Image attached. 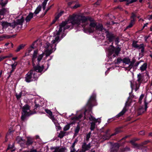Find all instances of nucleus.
Wrapping results in <instances>:
<instances>
[{
	"mask_svg": "<svg viewBox=\"0 0 152 152\" xmlns=\"http://www.w3.org/2000/svg\"><path fill=\"white\" fill-rule=\"evenodd\" d=\"M70 24L68 19L67 21L63 22L59 25V28L62 29V28L65 26L66 25Z\"/></svg>",
	"mask_w": 152,
	"mask_h": 152,
	"instance_id": "27",
	"label": "nucleus"
},
{
	"mask_svg": "<svg viewBox=\"0 0 152 152\" xmlns=\"http://www.w3.org/2000/svg\"><path fill=\"white\" fill-rule=\"evenodd\" d=\"M34 103L35 104V108L34 109V111H35V109H36L37 108L39 107H40V105L39 104H37L36 102L35 101L34 102Z\"/></svg>",
	"mask_w": 152,
	"mask_h": 152,
	"instance_id": "60",
	"label": "nucleus"
},
{
	"mask_svg": "<svg viewBox=\"0 0 152 152\" xmlns=\"http://www.w3.org/2000/svg\"><path fill=\"white\" fill-rule=\"evenodd\" d=\"M8 1L6 0L4 2H0V5H1L2 7L4 6L7 3Z\"/></svg>",
	"mask_w": 152,
	"mask_h": 152,
	"instance_id": "55",
	"label": "nucleus"
},
{
	"mask_svg": "<svg viewBox=\"0 0 152 152\" xmlns=\"http://www.w3.org/2000/svg\"><path fill=\"white\" fill-rule=\"evenodd\" d=\"M144 96V94H142L140 96L139 100L138 102L140 104H141L142 102V100L143 97Z\"/></svg>",
	"mask_w": 152,
	"mask_h": 152,
	"instance_id": "51",
	"label": "nucleus"
},
{
	"mask_svg": "<svg viewBox=\"0 0 152 152\" xmlns=\"http://www.w3.org/2000/svg\"><path fill=\"white\" fill-rule=\"evenodd\" d=\"M33 13H30L26 17L25 20L27 22H29L31 19L33 17Z\"/></svg>",
	"mask_w": 152,
	"mask_h": 152,
	"instance_id": "30",
	"label": "nucleus"
},
{
	"mask_svg": "<svg viewBox=\"0 0 152 152\" xmlns=\"http://www.w3.org/2000/svg\"><path fill=\"white\" fill-rule=\"evenodd\" d=\"M101 2V0H98L96 2H95L94 4L97 5H99Z\"/></svg>",
	"mask_w": 152,
	"mask_h": 152,
	"instance_id": "63",
	"label": "nucleus"
},
{
	"mask_svg": "<svg viewBox=\"0 0 152 152\" xmlns=\"http://www.w3.org/2000/svg\"><path fill=\"white\" fill-rule=\"evenodd\" d=\"M30 109V107L28 104H26L22 107L21 119L23 122L25 121L26 117L36 113L35 111H31Z\"/></svg>",
	"mask_w": 152,
	"mask_h": 152,
	"instance_id": "1",
	"label": "nucleus"
},
{
	"mask_svg": "<svg viewBox=\"0 0 152 152\" xmlns=\"http://www.w3.org/2000/svg\"><path fill=\"white\" fill-rule=\"evenodd\" d=\"M16 35V34L13 35L12 36H11V35H5L2 36L1 37V38H6V39H10V38L12 37H13V38L15 37Z\"/></svg>",
	"mask_w": 152,
	"mask_h": 152,
	"instance_id": "36",
	"label": "nucleus"
},
{
	"mask_svg": "<svg viewBox=\"0 0 152 152\" xmlns=\"http://www.w3.org/2000/svg\"><path fill=\"white\" fill-rule=\"evenodd\" d=\"M91 117L89 118V119L90 121H93L94 122H97V119H96L95 118L93 117L92 115H90Z\"/></svg>",
	"mask_w": 152,
	"mask_h": 152,
	"instance_id": "47",
	"label": "nucleus"
},
{
	"mask_svg": "<svg viewBox=\"0 0 152 152\" xmlns=\"http://www.w3.org/2000/svg\"><path fill=\"white\" fill-rule=\"evenodd\" d=\"M110 131L109 129H107L106 132L105 134H104L103 136V138L105 140H109L110 137L113 136H111L109 133L108 132Z\"/></svg>",
	"mask_w": 152,
	"mask_h": 152,
	"instance_id": "18",
	"label": "nucleus"
},
{
	"mask_svg": "<svg viewBox=\"0 0 152 152\" xmlns=\"http://www.w3.org/2000/svg\"><path fill=\"white\" fill-rule=\"evenodd\" d=\"M137 42L135 41H134L133 42L132 45L133 47L136 48L137 47L138 45L137 44Z\"/></svg>",
	"mask_w": 152,
	"mask_h": 152,
	"instance_id": "53",
	"label": "nucleus"
},
{
	"mask_svg": "<svg viewBox=\"0 0 152 152\" xmlns=\"http://www.w3.org/2000/svg\"><path fill=\"white\" fill-rule=\"evenodd\" d=\"M147 67V64L146 63H144L140 68L141 72H143L146 70Z\"/></svg>",
	"mask_w": 152,
	"mask_h": 152,
	"instance_id": "35",
	"label": "nucleus"
},
{
	"mask_svg": "<svg viewBox=\"0 0 152 152\" xmlns=\"http://www.w3.org/2000/svg\"><path fill=\"white\" fill-rule=\"evenodd\" d=\"M136 17V15L133 13H132V16H131L130 18H135Z\"/></svg>",
	"mask_w": 152,
	"mask_h": 152,
	"instance_id": "64",
	"label": "nucleus"
},
{
	"mask_svg": "<svg viewBox=\"0 0 152 152\" xmlns=\"http://www.w3.org/2000/svg\"><path fill=\"white\" fill-rule=\"evenodd\" d=\"M17 65V63L16 62L14 64H12L11 65V66L12 67V69L11 70V71L9 73H8V74L9 75V76L8 77V78H9L10 76L11 75L12 73L13 72H14V70L15 69Z\"/></svg>",
	"mask_w": 152,
	"mask_h": 152,
	"instance_id": "23",
	"label": "nucleus"
},
{
	"mask_svg": "<svg viewBox=\"0 0 152 152\" xmlns=\"http://www.w3.org/2000/svg\"><path fill=\"white\" fill-rule=\"evenodd\" d=\"M80 126L79 125H77L75 129V134L77 135L80 130Z\"/></svg>",
	"mask_w": 152,
	"mask_h": 152,
	"instance_id": "44",
	"label": "nucleus"
},
{
	"mask_svg": "<svg viewBox=\"0 0 152 152\" xmlns=\"http://www.w3.org/2000/svg\"><path fill=\"white\" fill-rule=\"evenodd\" d=\"M53 49H50L49 50L48 49L46 50L45 51V54L46 57L48 56L52 53Z\"/></svg>",
	"mask_w": 152,
	"mask_h": 152,
	"instance_id": "34",
	"label": "nucleus"
},
{
	"mask_svg": "<svg viewBox=\"0 0 152 152\" xmlns=\"http://www.w3.org/2000/svg\"><path fill=\"white\" fill-rule=\"evenodd\" d=\"M121 61L123 62V59H122L120 58H118L116 60V61L115 62V64H118Z\"/></svg>",
	"mask_w": 152,
	"mask_h": 152,
	"instance_id": "46",
	"label": "nucleus"
},
{
	"mask_svg": "<svg viewBox=\"0 0 152 152\" xmlns=\"http://www.w3.org/2000/svg\"><path fill=\"white\" fill-rule=\"evenodd\" d=\"M140 84L136 82L131 81V86L132 89H134L135 91H137L139 88Z\"/></svg>",
	"mask_w": 152,
	"mask_h": 152,
	"instance_id": "13",
	"label": "nucleus"
},
{
	"mask_svg": "<svg viewBox=\"0 0 152 152\" xmlns=\"http://www.w3.org/2000/svg\"><path fill=\"white\" fill-rule=\"evenodd\" d=\"M137 1V0H119V1L121 2L125 1H126L127 4L135 2Z\"/></svg>",
	"mask_w": 152,
	"mask_h": 152,
	"instance_id": "39",
	"label": "nucleus"
},
{
	"mask_svg": "<svg viewBox=\"0 0 152 152\" xmlns=\"http://www.w3.org/2000/svg\"><path fill=\"white\" fill-rule=\"evenodd\" d=\"M144 103H145V111L147 109L148 107L147 105L148 104V103L146 102L145 100Z\"/></svg>",
	"mask_w": 152,
	"mask_h": 152,
	"instance_id": "58",
	"label": "nucleus"
},
{
	"mask_svg": "<svg viewBox=\"0 0 152 152\" xmlns=\"http://www.w3.org/2000/svg\"><path fill=\"white\" fill-rule=\"evenodd\" d=\"M46 45L45 47L47 49L50 46L51 48L52 47L51 46L49 42H47V43H46Z\"/></svg>",
	"mask_w": 152,
	"mask_h": 152,
	"instance_id": "56",
	"label": "nucleus"
},
{
	"mask_svg": "<svg viewBox=\"0 0 152 152\" xmlns=\"http://www.w3.org/2000/svg\"><path fill=\"white\" fill-rule=\"evenodd\" d=\"M50 149L52 150H54L53 152H65L66 150V148L65 147L60 148L59 146L51 147Z\"/></svg>",
	"mask_w": 152,
	"mask_h": 152,
	"instance_id": "11",
	"label": "nucleus"
},
{
	"mask_svg": "<svg viewBox=\"0 0 152 152\" xmlns=\"http://www.w3.org/2000/svg\"><path fill=\"white\" fill-rule=\"evenodd\" d=\"M16 140L17 142L20 144H23L25 142V140L19 136L17 137Z\"/></svg>",
	"mask_w": 152,
	"mask_h": 152,
	"instance_id": "24",
	"label": "nucleus"
},
{
	"mask_svg": "<svg viewBox=\"0 0 152 152\" xmlns=\"http://www.w3.org/2000/svg\"><path fill=\"white\" fill-rule=\"evenodd\" d=\"M63 29L61 28H59L58 31L56 33V37L55 39L53 40L52 42L53 44H55L56 42H58L60 41L59 35H60V33L62 32Z\"/></svg>",
	"mask_w": 152,
	"mask_h": 152,
	"instance_id": "12",
	"label": "nucleus"
},
{
	"mask_svg": "<svg viewBox=\"0 0 152 152\" xmlns=\"http://www.w3.org/2000/svg\"><path fill=\"white\" fill-rule=\"evenodd\" d=\"M70 128V124H68L66 125L64 128V131H66L68 130Z\"/></svg>",
	"mask_w": 152,
	"mask_h": 152,
	"instance_id": "52",
	"label": "nucleus"
},
{
	"mask_svg": "<svg viewBox=\"0 0 152 152\" xmlns=\"http://www.w3.org/2000/svg\"><path fill=\"white\" fill-rule=\"evenodd\" d=\"M27 140L26 142V144L27 146L32 145L34 142V139L31 137H28Z\"/></svg>",
	"mask_w": 152,
	"mask_h": 152,
	"instance_id": "17",
	"label": "nucleus"
},
{
	"mask_svg": "<svg viewBox=\"0 0 152 152\" xmlns=\"http://www.w3.org/2000/svg\"><path fill=\"white\" fill-rule=\"evenodd\" d=\"M7 10L5 8H3L0 10V15H4L6 12Z\"/></svg>",
	"mask_w": 152,
	"mask_h": 152,
	"instance_id": "43",
	"label": "nucleus"
},
{
	"mask_svg": "<svg viewBox=\"0 0 152 152\" xmlns=\"http://www.w3.org/2000/svg\"><path fill=\"white\" fill-rule=\"evenodd\" d=\"M134 23H135L132 22H131L130 21L129 25L126 27L125 30L128 29V28H131Z\"/></svg>",
	"mask_w": 152,
	"mask_h": 152,
	"instance_id": "49",
	"label": "nucleus"
},
{
	"mask_svg": "<svg viewBox=\"0 0 152 152\" xmlns=\"http://www.w3.org/2000/svg\"><path fill=\"white\" fill-rule=\"evenodd\" d=\"M104 29V28L102 24L101 23H99L98 25L97 24L95 30L102 31Z\"/></svg>",
	"mask_w": 152,
	"mask_h": 152,
	"instance_id": "26",
	"label": "nucleus"
},
{
	"mask_svg": "<svg viewBox=\"0 0 152 152\" xmlns=\"http://www.w3.org/2000/svg\"><path fill=\"white\" fill-rule=\"evenodd\" d=\"M139 134L140 135L143 136L145 134V132L144 131H141L139 132Z\"/></svg>",
	"mask_w": 152,
	"mask_h": 152,
	"instance_id": "57",
	"label": "nucleus"
},
{
	"mask_svg": "<svg viewBox=\"0 0 152 152\" xmlns=\"http://www.w3.org/2000/svg\"><path fill=\"white\" fill-rule=\"evenodd\" d=\"M97 24V23L96 21L93 22H90L89 25V27L88 28H84L85 32H86L93 33L95 30Z\"/></svg>",
	"mask_w": 152,
	"mask_h": 152,
	"instance_id": "7",
	"label": "nucleus"
},
{
	"mask_svg": "<svg viewBox=\"0 0 152 152\" xmlns=\"http://www.w3.org/2000/svg\"><path fill=\"white\" fill-rule=\"evenodd\" d=\"M121 50V49L119 47L115 48L113 46V43H112V44L110 45L107 49V51L108 52V55L109 56H110L114 52L116 56H118L119 53Z\"/></svg>",
	"mask_w": 152,
	"mask_h": 152,
	"instance_id": "5",
	"label": "nucleus"
},
{
	"mask_svg": "<svg viewBox=\"0 0 152 152\" xmlns=\"http://www.w3.org/2000/svg\"><path fill=\"white\" fill-rule=\"evenodd\" d=\"M22 94L20 93L19 94H16V96L17 99H19L21 96Z\"/></svg>",
	"mask_w": 152,
	"mask_h": 152,
	"instance_id": "59",
	"label": "nucleus"
},
{
	"mask_svg": "<svg viewBox=\"0 0 152 152\" xmlns=\"http://www.w3.org/2000/svg\"><path fill=\"white\" fill-rule=\"evenodd\" d=\"M144 76L142 75L141 74H139L137 75V81L139 84H141L142 82L144 80Z\"/></svg>",
	"mask_w": 152,
	"mask_h": 152,
	"instance_id": "22",
	"label": "nucleus"
},
{
	"mask_svg": "<svg viewBox=\"0 0 152 152\" xmlns=\"http://www.w3.org/2000/svg\"><path fill=\"white\" fill-rule=\"evenodd\" d=\"M36 73L33 70H30L26 74L25 77V80L27 82L35 81L38 78Z\"/></svg>",
	"mask_w": 152,
	"mask_h": 152,
	"instance_id": "4",
	"label": "nucleus"
},
{
	"mask_svg": "<svg viewBox=\"0 0 152 152\" xmlns=\"http://www.w3.org/2000/svg\"><path fill=\"white\" fill-rule=\"evenodd\" d=\"M43 53L39 56L38 57L37 59V61H38L39 62L42 59V58H43Z\"/></svg>",
	"mask_w": 152,
	"mask_h": 152,
	"instance_id": "50",
	"label": "nucleus"
},
{
	"mask_svg": "<svg viewBox=\"0 0 152 152\" xmlns=\"http://www.w3.org/2000/svg\"><path fill=\"white\" fill-rule=\"evenodd\" d=\"M130 150V148L128 147H126L125 148L122 149L121 150L122 151H126L127 150Z\"/></svg>",
	"mask_w": 152,
	"mask_h": 152,
	"instance_id": "62",
	"label": "nucleus"
},
{
	"mask_svg": "<svg viewBox=\"0 0 152 152\" xmlns=\"http://www.w3.org/2000/svg\"><path fill=\"white\" fill-rule=\"evenodd\" d=\"M91 148V144L90 143L88 144H86L85 141L83 143L82 148V150L79 151L78 152H85L86 151L89 150Z\"/></svg>",
	"mask_w": 152,
	"mask_h": 152,
	"instance_id": "9",
	"label": "nucleus"
},
{
	"mask_svg": "<svg viewBox=\"0 0 152 152\" xmlns=\"http://www.w3.org/2000/svg\"><path fill=\"white\" fill-rule=\"evenodd\" d=\"M80 16L74 14L69 16L68 18L69 23L71 24L72 28H73L74 26H78L80 25Z\"/></svg>",
	"mask_w": 152,
	"mask_h": 152,
	"instance_id": "2",
	"label": "nucleus"
},
{
	"mask_svg": "<svg viewBox=\"0 0 152 152\" xmlns=\"http://www.w3.org/2000/svg\"><path fill=\"white\" fill-rule=\"evenodd\" d=\"M41 6L40 5L39 6L37 7L36 10H35L34 13L37 15L38 14L39 11H40L41 10Z\"/></svg>",
	"mask_w": 152,
	"mask_h": 152,
	"instance_id": "41",
	"label": "nucleus"
},
{
	"mask_svg": "<svg viewBox=\"0 0 152 152\" xmlns=\"http://www.w3.org/2000/svg\"><path fill=\"white\" fill-rule=\"evenodd\" d=\"M45 111L50 116V118L53 121H55V118L54 116L53 115L52 112L50 110L48 109L45 110Z\"/></svg>",
	"mask_w": 152,
	"mask_h": 152,
	"instance_id": "21",
	"label": "nucleus"
},
{
	"mask_svg": "<svg viewBox=\"0 0 152 152\" xmlns=\"http://www.w3.org/2000/svg\"><path fill=\"white\" fill-rule=\"evenodd\" d=\"M136 61V60L134 58L132 59L131 61L130 59L129 58H125L123 59V63H125L126 64H129L128 67L129 70L132 67L134 68H137V67L138 66L140 62L138 61L135 63Z\"/></svg>",
	"mask_w": 152,
	"mask_h": 152,
	"instance_id": "3",
	"label": "nucleus"
},
{
	"mask_svg": "<svg viewBox=\"0 0 152 152\" xmlns=\"http://www.w3.org/2000/svg\"><path fill=\"white\" fill-rule=\"evenodd\" d=\"M66 132L63 131H61L58 135V137L60 138H62L65 135Z\"/></svg>",
	"mask_w": 152,
	"mask_h": 152,
	"instance_id": "40",
	"label": "nucleus"
},
{
	"mask_svg": "<svg viewBox=\"0 0 152 152\" xmlns=\"http://www.w3.org/2000/svg\"><path fill=\"white\" fill-rule=\"evenodd\" d=\"M87 20L90 21V22H93L95 21L94 19L90 17H87Z\"/></svg>",
	"mask_w": 152,
	"mask_h": 152,
	"instance_id": "54",
	"label": "nucleus"
},
{
	"mask_svg": "<svg viewBox=\"0 0 152 152\" xmlns=\"http://www.w3.org/2000/svg\"><path fill=\"white\" fill-rule=\"evenodd\" d=\"M137 112L138 115H141L144 113V109L142 107L139 106L137 110Z\"/></svg>",
	"mask_w": 152,
	"mask_h": 152,
	"instance_id": "25",
	"label": "nucleus"
},
{
	"mask_svg": "<svg viewBox=\"0 0 152 152\" xmlns=\"http://www.w3.org/2000/svg\"><path fill=\"white\" fill-rule=\"evenodd\" d=\"M136 48L141 50V53H143L144 51V47L143 44H142L138 45Z\"/></svg>",
	"mask_w": 152,
	"mask_h": 152,
	"instance_id": "29",
	"label": "nucleus"
},
{
	"mask_svg": "<svg viewBox=\"0 0 152 152\" xmlns=\"http://www.w3.org/2000/svg\"><path fill=\"white\" fill-rule=\"evenodd\" d=\"M83 115L82 114H80L77 116H75L72 118V120H75V121L79 120L83 117Z\"/></svg>",
	"mask_w": 152,
	"mask_h": 152,
	"instance_id": "33",
	"label": "nucleus"
},
{
	"mask_svg": "<svg viewBox=\"0 0 152 152\" xmlns=\"http://www.w3.org/2000/svg\"><path fill=\"white\" fill-rule=\"evenodd\" d=\"M120 145L118 143H115L111 146L110 152H117L119 150Z\"/></svg>",
	"mask_w": 152,
	"mask_h": 152,
	"instance_id": "14",
	"label": "nucleus"
},
{
	"mask_svg": "<svg viewBox=\"0 0 152 152\" xmlns=\"http://www.w3.org/2000/svg\"><path fill=\"white\" fill-rule=\"evenodd\" d=\"M24 46L25 45L23 44L20 45L17 47L15 51L17 52L21 50L22 49L24 48Z\"/></svg>",
	"mask_w": 152,
	"mask_h": 152,
	"instance_id": "38",
	"label": "nucleus"
},
{
	"mask_svg": "<svg viewBox=\"0 0 152 152\" xmlns=\"http://www.w3.org/2000/svg\"><path fill=\"white\" fill-rule=\"evenodd\" d=\"M95 98L96 95H95L93 94L91 96L90 99L88 101V102H89L93 104L95 102Z\"/></svg>",
	"mask_w": 152,
	"mask_h": 152,
	"instance_id": "31",
	"label": "nucleus"
},
{
	"mask_svg": "<svg viewBox=\"0 0 152 152\" xmlns=\"http://www.w3.org/2000/svg\"><path fill=\"white\" fill-rule=\"evenodd\" d=\"M93 104V103L88 101L85 107V110L84 112L85 114L87 111H91L92 110V107L96 105L95 104Z\"/></svg>",
	"mask_w": 152,
	"mask_h": 152,
	"instance_id": "15",
	"label": "nucleus"
},
{
	"mask_svg": "<svg viewBox=\"0 0 152 152\" xmlns=\"http://www.w3.org/2000/svg\"><path fill=\"white\" fill-rule=\"evenodd\" d=\"M24 18L23 17H22L21 19L17 20V22H13V24L15 25V27L18 25H22L24 21Z\"/></svg>",
	"mask_w": 152,
	"mask_h": 152,
	"instance_id": "19",
	"label": "nucleus"
},
{
	"mask_svg": "<svg viewBox=\"0 0 152 152\" xmlns=\"http://www.w3.org/2000/svg\"><path fill=\"white\" fill-rule=\"evenodd\" d=\"M77 141L78 140L77 139L75 140L71 146L70 147V152H75L76 151V150L75 148V146L76 143L77 142Z\"/></svg>",
	"mask_w": 152,
	"mask_h": 152,
	"instance_id": "20",
	"label": "nucleus"
},
{
	"mask_svg": "<svg viewBox=\"0 0 152 152\" xmlns=\"http://www.w3.org/2000/svg\"><path fill=\"white\" fill-rule=\"evenodd\" d=\"M96 122H91V127L90 129L91 130H94L95 128L96 124Z\"/></svg>",
	"mask_w": 152,
	"mask_h": 152,
	"instance_id": "42",
	"label": "nucleus"
},
{
	"mask_svg": "<svg viewBox=\"0 0 152 152\" xmlns=\"http://www.w3.org/2000/svg\"><path fill=\"white\" fill-rule=\"evenodd\" d=\"M91 134V132H90L87 134L86 136V137L85 140L86 142H87L89 140V139L90 137Z\"/></svg>",
	"mask_w": 152,
	"mask_h": 152,
	"instance_id": "45",
	"label": "nucleus"
},
{
	"mask_svg": "<svg viewBox=\"0 0 152 152\" xmlns=\"http://www.w3.org/2000/svg\"><path fill=\"white\" fill-rule=\"evenodd\" d=\"M106 38L110 42H111L113 41L115 38V36L114 34L111 32L106 31Z\"/></svg>",
	"mask_w": 152,
	"mask_h": 152,
	"instance_id": "8",
	"label": "nucleus"
},
{
	"mask_svg": "<svg viewBox=\"0 0 152 152\" xmlns=\"http://www.w3.org/2000/svg\"><path fill=\"white\" fill-rule=\"evenodd\" d=\"M122 132L121 129V128H118L115 129V132L114 133L111 134V136H114L118 134L119 133L121 132Z\"/></svg>",
	"mask_w": 152,
	"mask_h": 152,
	"instance_id": "28",
	"label": "nucleus"
},
{
	"mask_svg": "<svg viewBox=\"0 0 152 152\" xmlns=\"http://www.w3.org/2000/svg\"><path fill=\"white\" fill-rule=\"evenodd\" d=\"M39 63L37 65L33 67L34 72L36 71L38 72H42L44 69V67L43 65L41 66L39 65Z\"/></svg>",
	"mask_w": 152,
	"mask_h": 152,
	"instance_id": "16",
	"label": "nucleus"
},
{
	"mask_svg": "<svg viewBox=\"0 0 152 152\" xmlns=\"http://www.w3.org/2000/svg\"><path fill=\"white\" fill-rule=\"evenodd\" d=\"M149 142V140L145 141L140 144V145H141V147L143 146L144 145H146Z\"/></svg>",
	"mask_w": 152,
	"mask_h": 152,
	"instance_id": "48",
	"label": "nucleus"
},
{
	"mask_svg": "<svg viewBox=\"0 0 152 152\" xmlns=\"http://www.w3.org/2000/svg\"><path fill=\"white\" fill-rule=\"evenodd\" d=\"M0 23L3 28H7L9 26L12 27L13 28H15V25L13 24V22L10 23L7 21H2Z\"/></svg>",
	"mask_w": 152,
	"mask_h": 152,
	"instance_id": "10",
	"label": "nucleus"
},
{
	"mask_svg": "<svg viewBox=\"0 0 152 152\" xmlns=\"http://www.w3.org/2000/svg\"><path fill=\"white\" fill-rule=\"evenodd\" d=\"M135 147H136L139 149V148L141 147V145H140V144H138L137 143H136L134 145H133Z\"/></svg>",
	"mask_w": 152,
	"mask_h": 152,
	"instance_id": "61",
	"label": "nucleus"
},
{
	"mask_svg": "<svg viewBox=\"0 0 152 152\" xmlns=\"http://www.w3.org/2000/svg\"><path fill=\"white\" fill-rule=\"evenodd\" d=\"M131 102L132 99L130 98H129L128 99L127 101L125 103V106L123 110L120 113L116 116V118H118L122 116L127 111V109H126V107H127L129 106Z\"/></svg>",
	"mask_w": 152,
	"mask_h": 152,
	"instance_id": "6",
	"label": "nucleus"
},
{
	"mask_svg": "<svg viewBox=\"0 0 152 152\" xmlns=\"http://www.w3.org/2000/svg\"><path fill=\"white\" fill-rule=\"evenodd\" d=\"M38 54V51L37 50H35L34 51V53L33 55V57L32 58V61H35V59H36L37 55Z\"/></svg>",
	"mask_w": 152,
	"mask_h": 152,
	"instance_id": "37",
	"label": "nucleus"
},
{
	"mask_svg": "<svg viewBox=\"0 0 152 152\" xmlns=\"http://www.w3.org/2000/svg\"><path fill=\"white\" fill-rule=\"evenodd\" d=\"M80 23L81 22L83 23H85L88 20L87 17H86L84 16H80Z\"/></svg>",
	"mask_w": 152,
	"mask_h": 152,
	"instance_id": "32",
	"label": "nucleus"
}]
</instances>
